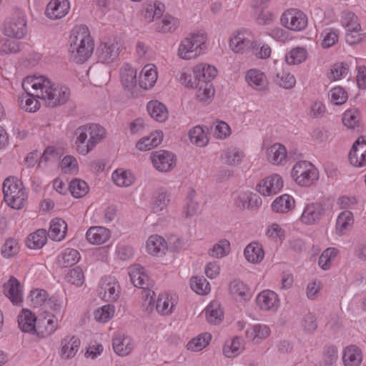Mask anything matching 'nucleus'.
I'll use <instances>...</instances> for the list:
<instances>
[{
	"label": "nucleus",
	"instance_id": "nucleus-1",
	"mask_svg": "<svg viewBox=\"0 0 366 366\" xmlns=\"http://www.w3.org/2000/svg\"><path fill=\"white\" fill-rule=\"evenodd\" d=\"M22 88L41 99L50 107L66 104L70 97L69 89L64 85L53 84L45 76H29L24 79Z\"/></svg>",
	"mask_w": 366,
	"mask_h": 366
},
{
	"label": "nucleus",
	"instance_id": "nucleus-2",
	"mask_svg": "<svg viewBox=\"0 0 366 366\" xmlns=\"http://www.w3.org/2000/svg\"><path fill=\"white\" fill-rule=\"evenodd\" d=\"M94 43L85 25L76 26L69 36L70 58L76 63L86 61L92 54Z\"/></svg>",
	"mask_w": 366,
	"mask_h": 366
},
{
	"label": "nucleus",
	"instance_id": "nucleus-3",
	"mask_svg": "<svg viewBox=\"0 0 366 366\" xmlns=\"http://www.w3.org/2000/svg\"><path fill=\"white\" fill-rule=\"evenodd\" d=\"M74 136L77 152L85 155L105 138L106 132L99 124H88L79 127L74 132Z\"/></svg>",
	"mask_w": 366,
	"mask_h": 366
},
{
	"label": "nucleus",
	"instance_id": "nucleus-4",
	"mask_svg": "<svg viewBox=\"0 0 366 366\" xmlns=\"http://www.w3.org/2000/svg\"><path fill=\"white\" fill-rule=\"evenodd\" d=\"M4 199L8 206L21 209L27 203L28 195L22 182L16 177H8L3 183Z\"/></svg>",
	"mask_w": 366,
	"mask_h": 366
},
{
	"label": "nucleus",
	"instance_id": "nucleus-5",
	"mask_svg": "<svg viewBox=\"0 0 366 366\" xmlns=\"http://www.w3.org/2000/svg\"><path fill=\"white\" fill-rule=\"evenodd\" d=\"M207 34L204 31L192 34L184 38L178 49V55L183 59H195L207 49Z\"/></svg>",
	"mask_w": 366,
	"mask_h": 366
},
{
	"label": "nucleus",
	"instance_id": "nucleus-6",
	"mask_svg": "<svg viewBox=\"0 0 366 366\" xmlns=\"http://www.w3.org/2000/svg\"><path fill=\"white\" fill-rule=\"evenodd\" d=\"M129 277L133 285L139 288L143 289L144 291L145 299L143 305H147L146 310L151 311L153 310V295L154 291L148 290L152 287L154 282L147 274L145 273L144 268L139 264H134L129 268Z\"/></svg>",
	"mask_w": 366,
	"mask_h": 366
},
{
	"label": "nucleus",
	"instance_id": "nucleus-7",
	"mask_svg": "<svg viewBox=\"0 0 366 366\" xmlns=\"http://www.w3.org/2000/svg\"><path fill=\"white\" fill-rule=\"evenodd\" d=\"M291 174L295 182L304 187L312 185L319 177L317 169L307 161L297 162L294 165Z\"/></svg>",
	"mask_w": 366,
	"mask_h": 366
},
{
	"label": "nucleus",
	"instance_id": "nucleus-8",
	"mask_svg": "<svg viewBox=\"0 0 366 366\" xmlns=\"http://www.w3.org/2000/svg\"><path fill=\"white\" fill-rule=\"evenodd\" d=\"M229 46L234 52L243 54L254 49L257 40L252 31L247 29L238 30L231 36Z\"/></svg>",
	"mask_w": 366,
	"mask_h": 366
},
{
	"label": "nucleus",
	"instance_id": "nucleus-9",
	"mask_svg": "<svg viewBox=\"0 0 366 366\" xmlns=\"http://www.w3.org/2000/svg\"><path fill=\"white\" fill-rule=\"evenodd\" d=\"M280 21L282 26L294 31H301L307 26V16L298 9L286 10L282 14Z\"/></svg>",
	"mask_w": 366,
	"mask_h": 366
},
{
	"label": "nucleus",
	"instance_id": "nucleus-10",
	"mask_svg": "<svg viewBox=\"0 0 366 366\" xmlns=\"http://www.w3.org/2000/svg\"><path fill=\"white\" fill-rule=\"evenodd\" d=\"M27 32L26 22L24 16L18 13L5 24L4 34L6 36L21 39Z\"/></svg>",
	"mask_w": 366,
	"mask_h": 366
},
{
	"label": "nucleus",
	"instance_id": "nucleus-11",
	"mask_svg": "<svg viewBox=\"0 0 366 366\" xmlns=\"http://www.w3.org/2000/svg\"><path fill=\"white\" fill-rule=\"evenodd\" d=\"M325 212L324 205L320 202L307 204L300 218V222L305 225H314L318 224Z\"/></svg>",
	"mask_w": 366,
	"mask_h": 366
},
{
	"label": "nucleus",
	"instance_id": "nucleus-12",
	"mask_svg": "<svg viewBox=\"0 0 366 366\" xmlns=\"http://www.w3.org/2000/svg\"><path fill=\"white\" fill-rule=\"evenodd\" d=\"M119 293L120 286L114 277L107 276L102 279L99 294L103 300L107 302L116 301Z\"/></svg>",
	"mask_w": 366,
	"mask_h": 366
},
{
	"label": "nucleus",
	"instance_id": "nucleus-13",
	"mask_svg": "<svg viewBox=\"0 0 366 366\" xmlns=\"http://www.w3.org/2000/svg\"><path fill=\"white\" fill-rule=\"evenodd\" d=\"M282 187V178L277 174H273L261 180L257 185V190L263 196H271L278 193Z\"/></svg>",
	"mask_w": 366,
	"mask_h": 366
},
{
	"label": "nucleus",
	"instance_id": "nucleus-14",
	"mask_svg": "<svg viewBox=\"0 0 366 366\" xmlns=\"http://www.w3.org/2000/svg\"><path fill=\"white\" fill-rule=\"evenodd\" d=\"M350 164L356 167L366 165V137H360L349 152Z\"/></svg>",
	"mask_w": 366,
	"mask_h": 366
},
{
	"label": "nucleus",
	"instance_id": "nucleus-15",
	"mask_svg": "<svg viewBox=\"0 0 366 366\" xmlns=\"http://www.w3.org/2000/svg\"><path fill=\"white\" fill-rule=\"evenodd\" d=\"M151 158L154 167L160 172H168L176 164L174 155L172 152L164 150L152 153Z\"/></svg>",
	"mask_w": 366,
	"mask_h": 366
},
{
	"label": "nucleus",
	"instance_id": "nucleus-16",
	"mask_svg": "<svg viewBox=\"0 0 366 366\" xmlns=\"http://www.w3.org/2000/svg\"><path fill=\"white\" fill-rule=\"evenodd\" d=\"M4 294L16 306H21L23 302L22 291L19 281L14 277L3 285Z\"/></svg>",
	"mask_w": 366,
	"mask_h": 366
},
{
	"label": "nucleus",
	"instance_id": "nucleus-17",
	"mask_svg": "<svg viewBox=\"0 0 366 366\" xmlns=\"http://www.w3.org/2000/svg\"><path fill=\"white\" fill-rule=\"evenodd\" d=\"M257 304L262 310H277L280 306L278 295L273 291L264 290L256 298Z\"/></svg>",
	"mask_w": 366,
	"mask_h": 366
},
{
	"label": "nucleus",
	"instance_id": "nucleus-18",
	"mask_svg": "<svg viewBox=\"0 0 366 366\" xmlns=\"http://www.w3.org/2000/svg\"><path fill=\"white\" fill-rule=\"evenodd\" d=\"M287 149L280 143H275L266 149L267 159L272 164H285L287 162Z\"/></svg>",
	"mask_w": 366,
	"mask_h": 366
},
{
	"label": "nucleus",
	"instance_id": "nucleus-19",
	"mask_svg": "<svg viewBox=\"0 0 366 366\" xmlns=\"http://www.w3.org/2000/svg\"><path fill=\"white\" fill-rule=\"evenodd\" d=\"M119 46L118 43H102L97 49V57L102 63H110L119 56Z\"/></svg>",
	"mask_w": 366,
	"mask_h": 366
},
{
	"label": "nucleus",
	"instance_id": "nucleus-20",
	"mask_svg": "<svg viewBox=\"0 0 366 366\" xmlns=\"http://www.w3.org/2000/svg\"><path fill=\"white\" fill-rule=\"evenodd\" d=\"M69 7L68 0H53L47 5L46 14L51 19H61L68 13Z\"/></svg>",
	"mask_w": 366,
	"mask_h": 366
},
{
	"label": "nucleus",
	"instance_id": "nucleus-21",
	"mask_svg": "<svg viewBox=\"0 0 366 366\" xmlns=\"http://www.w3.org/2000/svg\"><path fill=\"white\" fill-rule=\"evenodd\" d=\"M112 345L114 352L119 356L129 355L134 348L132 339L121 333H118L114 337Z\"/></svg>",
	"mask_w": 366,
	"mask_h": 366
},
{
	"label": "nucleus",
	"instance_id": "nucleus-22",
	"mask_svg": "<svg viewBox=\"0 0 366 366\" xmlns=\"http://www.w3.org/2000/svg\"><path fill=\"white\" fill-rule=\"evenodd\" d=\"M110 237L109 229L104 227H91L86 233L87 241L92 244H104Z\"/></svg>",
	"mask_w": 366,
	"mask_h": 366
},
{
	"label": "nucleus",
	"instance_id": "nucleus-23",
	"mask_svg": "<svg viewBox=\"0 0 366 366\" xmlns=\"http://www.w3.org/2000/svg\"><path fill=\"white\" fill-rule=\"evenodd\" d=\"M80 344L81 341L77 337H66L61 342V356L65 359L74 357L79 350Z\"/></svg>",
	"mask_w": 366,
	"mask_h": 366
},
{
	"label": "nucleus",
	"instance_id": "nucleus-24",
	"mask_svg": "<svg viewBox=\"0 0 366 366\" xmlns=\"http://www.w3.org/2000/svg\"><path fill=\"white\" fill-rule=\"evenodd\" d=\"M248 84L257 91H264L267 88V81L263 72L258 69L249 70L245 76Z\"/></svg>",
	"mask_w": 366,
	"mask_h": 366
},
{
	"label": "nucleus",
	"instance_id": "nucleus-25",
	"mask_svg": "<svg viewBox=\"0 0 366 366\" xmlns=\"http://www.w3.org/2000/svg\"><path fill=\"white\" fill-rule=\"evenodd\" d=\"M146 247L147 252L154 256H162L167 250V244L164 239L158 234L152 235L149 237Z\"/></svg>",
	"mask_w": 366,
	"mask_h": 366
},
{
	"label": "nucleus",
	"instance_id": "nucleus-26",
	"mask_svg": "<svg viewBox=\"0 0 366 366\" xmlns=\"http://www.w3.org/2000/svg\"><path fill=\"white\" fill-rule=\"evenodd\" d=\"M157 79V71L154 65H146L142 70L139 79V86L144 89H149L154 86Z\"/></svg>",
	"mask_w": 366,
	"mask_h": 366
},
{
	"label": "nucleus",
	"instance_id": "nucleus-27",
	"mask_svg": "<svg viewBox=\"0 0 366 366\" xmlns=\"http://www.w3.org/2000/svg\"><path fill=\"white\" fill-rule=\"evenodd\" d=\"M193 73L199 82L209 83L216 76L217 71L213 66L199 64L194 68Z\"/></svg>",
	"mask_w": 366,
	"mask_h": 366
},
{
	"label": "nucleus",
	"instance_id": "nucleus-28",
	"mask_svg": "<svg viewBox=\"0 0 366 366\" xmlns=\"http://www.w3.org/2000/svg\"><path fill=\"white\" fill-rule=\"evenodd\" d=\"M66 229L67 224L65 221L60 218H55L51 222L47 236L54 241H61L65 237Z\"/></svg>",
	"mask_w": 366,
	"mask_h": 366
},
{
	"label": "nucleus",
	"instance_id": "nucleus-29",
	"mask_svg": "<svg viewBox=\"0 0 366 366\" xmlns=\"http://www.w3.org/2000/svg\"><path fill=\"white\" fill-rule=\"evenodd\" d=\"M246 259L251 263L257 264L262 261L264 257V252L260 244L258 242L249 243L244 250Z\"/></svg>",
	"mask_w": 366,
	"mask_h": 366
},
{
	"label": "nucleus",
	"instance_id": "nucleus-30",
	"mask_svg": "<svg viewBox=\"0 0 366 366\" xmlns=\"http://www.w3.org/2000/svg\"><path fill=\"white\" fill-rule=\"evenodd\" d=\"M345 366H359L362 360L361 350L355 345L347 347L343 352Z\"/></svg>",
	"mask_w": 366,
	"mask_h": 366
},
{
	"label": "nucleus",
	"instance_id": "nucleus-31",
	"mask_svg": "<svg viewBox=\"0 0 366 366\" xmlns=\"http://www.w3.org/2000/svg\"><path fill=\"white\" fill-rule=\"evenodd\" d=\"M294 198L287 194L277 197L272 204V211L277 213H286L295 207Z\"/></svg>",
	"mask_w": 366,
	"mask_h": 366
},
{
	"label": "nucleus",
	"instance_id": "nucleus-32",
	"mask_svg": "<svg viewBox=\"0 0 366 366\" xmlns=\"http://www.w3.org/2000/svg\"><path fill=\"white\" fill-rule=\"evenodd\" d=\"M229 290L230 295L238 301L246 300L250 297L248 287L238 280H234L229 283Z\"/></svg>",
	"mask_w": 366,
	"mask_h": 366
},
{
	"label": "nucleus",
	"instance_id": "nucleus-33",
	"mask_svg": "<svg viewBox=\"0 0 366 366\" xmlns=\"http://www.w3.org/2000/svg\"><path fill=\"white\" fill-rule=\"evenodd\" d=\"M270 334V329L265 325L257 324L246 330V337L248 340L259 342L267 338Z\"/></svg>",
	"mask_w": 366,
	"mask_h": 366
},
{
	"label": "nucleus",
	"instance_id": "nucleus-34",
	"mask_svg": "<svg viewBox=\"0 0 366 366\" xmlns=\"http://www.w3.org/2000/svg\"><path fill=\"white\" fill-rule=\"evenodd\" d=\"M162 141V133L155 132L151 133L149 136L142 138L136 144V147L141 151H147L156 147Z\"/></svg>",
	"mask_w": 366,
	"mask_h": 366
},
{
	"label": "nucleus",
	"instance_id": "nucleus-35",
	"mask_svg": "<svg viewBox=\"0 0 366 366\" xmlns=\"http://www.w3.org/2000/svg\"><path fill=\"white\" fill-rule=\"evenodd\" d=\"M147 111L152 118L157 122H163L168 117L166 107L158 101H151L147 104Z\"/></svg>",
	"mask_w": 366,
	"mask_h": 366
},
{
	"label": "nucleus",
	"instance_id": "nucleus-36",
	"mask_svg": "<svg viewBox=\"0 0 366 366\" xmlns=\"http://www.w3.org/2000/svg\"><path fill=\"white\" fill-rule=\"evenodd\" d=\"M36 317L29 310H22L18 316V324L21 331L31 332L35 330Z\"/></svg>",
	"mask_w": 366,
	"mask_h": 366
},
{
	"label": "nucleus",
	"instance_id": "nucleus-37",
	"mask_svg": "<svg viewBox=\"0 0 366 366\" xmlns=\"http://www.w3.org/2000/svg\"><path fill=\"white\" fill-rule=\"evenodd\" d=\"M121 81L123 86L132 90L137 84V71L129 65H126L120 71Z\"/></svg>",
	"mask_w": 366,
	"mask_h": 366
},
{
	"label": "nucleus",
	"instance_id": "nucleus-38",
	"mask_svg": "<svg viewBox=\"0 0 366 366\" xmlns=\"http://www.w3.org/2000/svg\"><path fill=\"white\" fill-rule=\"evenodd\" d=\"M223 316L224 312L218 302H212L205 310V317L210 324H219L223 319Z\"/></svg>",
	"mask_w": 366,
	"mask_h": 366
},
{
	"label": "nucleus",
	"instance_id": "nucleus-39",
	"mask_svg": "<svg viewBox=\"0 0 366 366\" xmlns=\"http://www.w3.org/2000/svg\"><path fill=\"white\" fill-rule=\"evenodd\" d=\"M354 223L353 214L349 210L341 212L337 219L336 233L342 235Z\"/></svg>",
	"mask_w": 366,
	"mask_h": 366
},
{
	"label": "nucleus",
	"instance_id": "nucleus-40",
	"mask_svg": "<svg viewBox=\"0 0 366 366\" xmlns=\"http://www.w3.org/2000/svg\"><path fill=\"white\" fill-rule=\"evenodd\" d=\"M47 232L46 229H37L35 232L30 234L26 239V246L30 249H40L46 242Z\"/></svg>",
	"mask_w": 366,
	"mask_h": 366
},
{
	"label": "nucleus",
	"instance_id": "nucleus-41",
	"mask_svg": "<svg viewBox=\"0 0 366 366\" xmlns=\"http://www.w3.org/2000/svg\"><path fill=\"white\" fill-rule=\"evenodd\" d=\"M307 58V51L304 47L292 49L285 55V61L290 65L301 64Z\"/></svg>",
	"mask_w": 366,
	"mask_h": 366
},
{
	"label": "nucleus",
	"instance_id": "nucleus-42",
	"mask_svg": "<svg viewBox=\"0 0 366 366\" xmlns=\"http://www.w3.org/2000/svg\"><path fill=\"white\" fill-rule=\"evenodd\" d=\"M197 86L196 97L199 102H209L212 99L214 95V89L212 84L199 82Z\"/></svg>",
	"mask_w": 366,
	"mask_h": 366
},
{
	"label": "nucleus",
	"instance_id": "nucleus-43",
	"mask_svg": "<svg viewBox=\"0 0 366 366\" xmlns=\"http://www.w3.org/2000/svg\"><path fill=\"white\" fill-rule=\"evenodd\" d=\"M174 305L167 294L159 295L156 304L157 311L163 315H168L172 312Z\"/></svg>",
	"mask_w": 366,
	"mask_h": 366
},
{
	"label": "nucleus",
	"instance_id": "nucleus-44",
	"mask_svg": "<svg viewBox=\"0 0 366 366\" xmlns=\"http://www.w3.org/2000/svg\"><path fill=\"white\" fill-rule=\"evenodd\" d=\"M26 95L20 99V107L29 112H34L40 107V103L36 95H32V92L24 91Z\"/></svg>",
	"mask_w": 366,
	"mask_h": 366
},
{
	"label": "nucleus",
	"instance_id": "nucleus-45",
	"mask_svg": "<svg viewBox=\"0 0 366 366\" xmlns=\"http://www.w3.org/2000/svg\"><path fill=\"white\" fill-rule=\"evenodd\" d=\"M275 71L274 81L280 86L288 89H292L295 85L296 79L292 74L278 71L277 68H275Z\"/></svg>",
	"mask_w": 366,
	"mask_h": 366
},
{
	"label": "nucleus",
	"instance_id": "nucleus-46",
	"mask_svg": "<svg viewBox=\"0 0 366 366\" xmlns=\"http://www.w3.org/2000/svg\"><path fill=\"white\" fill-rule=\"evenodd\" d=\"M112 179L119 187H129L133 183L134 178L129 171L117 169L112 174Z\"/></svg>",
	"mask_w": 366,
	"mask_h": 366
},
{
	"label": "nucleus",
	"instance_id": "nucleus-47",
	"mask_svg": "<svg viewBox=\"0 0 366 366\" xmlns=\"http://www.w3.org/2000/svg\"><path fill=\"white\" fill-rule=\"evenodd\" d=\"M69 189L74 197L80 198L88 193L89 186L85 181L75 179L69 183Z\"/></svg>",
	"mask_w": 366,
	"mask_h": 366
},
{
	"label": "nucleus",
	"instance_id": "nucleus-48",
	"mask_svg": "<svg viewBox=\"0 0 366 366\" xmlns=\"http://www.w3.org/2000/svg\"><path fill=\"white\" fill-rule=\"evenodd\" d=\"M230 252V243L227 239L220 240L209 250V256L214 258H222Z\"/></svg>",
	"mask_w": 366,
	"mask_h": 366
},
{
	"label": "nucleus",
	"instance_id": "nucleus-49",
	"mask_svg": "<svg viewBox=\"0 0 366 366\" xmlns=\"http://www.w3.org/2000/svg\"><path fill=\"white\" fill-rule=\"evenodd\" d=\"M80 259V254L76 249L67 248L61 254L59 262L65 267L76 264Z\"/></svg>",
	"mask_w": 366,
	"mask_h": 366
},
{
	"label": "nucleus",
	"instance_id": "nucleus-50",
	"mask_svg": "<svg viewBox=\"0 0 366 366\" xmlns=\"http://www.w3.org/2000/svg\"><path fill=\"white\" fill-rule=\"evenodd\" d=\"M86 74L90 81L95 86H101L107 81L106 72L99 69L97 66H90Z\"/></svg>",
	"mask_w": 366,
	"mask_h": 366
},
{
	"label": "nucleus",
	"instance_id": "nucleus-51",
	"mask_svg": "<svg viewBox=\"0 0 366 366\" xmlns=\"http://www.w3.org/2000/svg\"><path fill=\"white\" fill-rule=\"evenodd\" d=\"M190 141L198 147H204L208 142L207 134L200 126L194 127L189 132Z\"/></svg>",
	"mask_w": 366,
	"mask_h": 366
},
{
	"label": "nucleus",
	"instance_id": "nucleus-52",
	"mask_svg": "<svg viewBox=\"0 0 366 366\" xmlns=\"http://www.w3.org/2000/svg\"><path fill=\"white\" fill-rule=\"evenodd\" d=\"M210 340L211 335L208 333H204L190 340L187 347L188 350L192 351H200L209 344Z\"/></svg>",
	"mask_w": 366,
	"mask_h": 366
},
{
	"label": "nucleus",
	"instance_id": "nucleus-53",
	"mask_svg": "<svg viewBox=\"0 0 366 366\" xmlns=\"http://www.w3.org/2000/svg\"><path fill=\"white\" fill-rule=\"evenodd\" d=\"M366 38V33L363 32L361 26L355 29H347L345 34V41L350 45L360 44Z\"/></svg>",
	"mask_w": 366,
	"mask_h": 366
},
{
	"label": "nucleus",
	"instance_id": "nucleus-54",
	"mask_svg": "<svg viewBox=\"0 0 366 366\" xmlns=\"http://www.w3.org/2000/svg\"><path fill=\"white\" fill-rule=\"evenodd\" d=\"M191 288L199 295H205L210 291L209 282L202 277H193L191 279Z\"/></svg>",
	"mask_w": 366,
	"mask_h": 366
},
{
	"label": "nucleus",
	"instance_id": "nucleus-55",
	"mask_svg": "<svg viewBox=\"0 0 366 366\" xmlns=\"http://www.w3.org/2000/svg\"><path fill=\"white\" fill-rule=\"evenodd\" d=\"M66 281L77 287H80L84 282V275L82 269L79 267H76L70 269L65 277Z\"/></svg>",
	"mask_w": 366,
	"mask_h": 366
},
{
	"label": "nucleus",
	"instance_id": "nucleus-56",
	"mask_svg": "<svg viewBox=\"0 0 366 366\" xmlns=\"http://www.w3.org/2000/svg\"><path fill=\"white\" fill-rule=\"evenodd\" d=\"M341 24L346 30L359 28L360 24L357 16L351 11H343L341 16Z\"/></svg>",
	"mask_w": 366,
	"mask_h": 366
},
{
	"label": "nucleus",
	"instance_id": "nucleus-57",
	"mask_svg": "<svg viewBox=\"0 0 366 366\" xmlns=\"http://www.w3.org/2000/svg\"><path fill=\"white\" fill-rule=\"evenodd\" d=\"M337 254V250L334 247L325 249L319 258V265L325 270L328 269Z\"/></svg>",
	"mask_w": 366,
	"mask_h": 366
},
{
	"label": "nucleus",
	"instance_id": "nucleus-58",
	"mask_svg": "<svg viewBox=\"0 0 366 366\" xmlns=\"http://www.w3.org/2000/svg\"><path fill=\"white\" fill-rule=\"evenodd\" d=\"M114 314V306L110 305H104L100 308H98L94 312V319L101 322H106L109 320Z\"/></svg>",
	"mask_w": 366,
	"mask_h": 366
},
{
	"label": "nucleus",
	"instance_id": "nucleus-59",
	"mask_svg": "<svg viewBox=\"0 0 366 366\" xmlns=\"http://www.w3.org/2000/svg\"><path fill=\"white\" fill-rule=\"evenodd\" d=\"M242 350L239 338L234 337L229 345H225L223 348V352L227 357H234L237 356Z\"/></svg>",
	"mask_w": 366,
	"mask_h": 366
},
{
	"label": "nucleus",
	"instance_id": "nucleus-60",
	"mask_svg": "<svg viewBox=\"0 0 366 366\" xmlns=\"http://www.w3.org/2000/svg\"><path fill=\"white\" fill-rule=\"evenodd\" d=\"M222 158L227 164L234 166L242 162L244 158V154L236 149H229L223 154Z\"/></svg>",
	"mask_w": 366,
	"mask_h": 366
},
{
	"label": "nucleus",
	"instance_id": "nucleus-61",
	"mask_svg": "<svg viewBox=\"0 0 366 366\" xmlns=\"http://www.w3.org/2000/svg\"><path fill=\"white\" fill-rule=\"evenodd\" d=\"M360 114L355 110H347L343 114L342 122L349 129H355L360 123Z\"/></svg>",
	"mask_w": 366,
	"mask_h": 366
},
{
	"label": "nucleus",
	"instance_id": "nucleus-62",
	"mask_svg": "<svg viewBox=\"0 0 366 366\" xmlns=\"http://www.w3.org/2000/svg\"><path fill=\"white\" fill-rule=\"evenodd\" d=\"M301 324L304 331L309 334H312L318 327L317 317L311 312L304 315Z\"/></svg>",
	"mask_w": 366,
	"mask_h": 366
},
{
	"label": "nucleus",
	"instance_id": "nucleus-63",
	"mask_svg": "<svg viewBox=\"0 0 366 366\" xmlns=\"http://www.w3.org/2000/svg\"><path fill=\"white\" fill-rule=\"evenodd\" d=\"M31 301L34 307H44L48 300L47 292L44 290H35L31 292Z\"/></svg>",
	"mask_w": 366,
	"mask_h": 366
},
{
	"label": "nucleus",
	"instance_id": "nucleus-64",
	"mask_svg": "<svg viewBox=\"0 0 366 366\" xmlns=\"http://www.w3.org/2000/svg\"><path fill=\"white\" fill-rule=\"evenodd\" d=\"M331 102L336 105H342L347 100V93L341 86H336L331 89Z\"/></svg>",
	"mask_w": 366,
	"mask_h": 366
}]
</instances>
